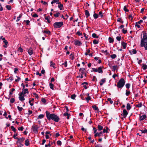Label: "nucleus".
Listing matches in <instances>:
<instances>
[{
  "label": "nucleus",
  "instance_id": "nucleus-1",
  "mask_svg": "<svg viewBox=\"0 0 147 147\" xmlns=\"http://www.w3.org/2000/svg\"><path fill=\"white\" fill-rule=\"evenodd\" d=\"M46 117L47 119L50 121L51 119L56 122H58L60 119L58 116L55 114H50L48 111L46 112Z\"/></svg>",
  "mask_w": 147,
  "mask_h": 147
},
{
  "label": "nucleus",
  "instance_id": "nucleus-2",
  "mask_svg": "<svg viewBox=\"0 0 147 147\" xmlns=\"http://www.w3.org/2000/svg\"><path fill=\"white\" fill-rule=\"evenodd\" d=\"M125 83V80L123 78H121L117 82V87L118 88L121 89L124 86Z\"/></svg>",
  "mask_w": 147,
  "mask_h": 147
},
{
  "label": "nucleus",
  "instance_id": "nucleus-3",
  "mask_svg": "<svg viewBox=\"0 0 147 147\" xmlns=\"http://www.w3.org/2000/svg\"><path fill=\"white\" fill-rule=\"evenodd\" d=\"M140 45L141 47H144L145 48V50H147V38L142 39Z\"/></svg>",
  "mask_w": 147,
  "mask_h": 147
},
{
  "label": "nucleus",
  "instance_id": "nucleus-4",
  "mask_svg": "<svg viewBox=\"0 0 147 147\" xmlns=\"http://www.w3.org/2000/svg\"><path fill=\"white\" fill-rule=\"evenodd\" d=\"M63 25V22H56L53 24V26L55 28H59L61 27Z\"/></svg>",
  "mask_w": 147,
  "mask_h": 147
},
{
  "label": "nucleus",
  "instance_id": "nucleus-5",
  "mask_svg": "<svg viewBox=\"0 0 147 147\" xmlns=\"http://www.w3.org/2000/svg\"><path fill=\"white\" fill-rule=\"evenodd\" d=\"M38 129V127L37 125H33L32 127V129L33 131L35 133H37Z\"/></svg>",
  "mask_w": 147,
  "mask_h": 147
},
{
  "label": "nucleus",
  "instance_id": "nucleus-6",
  "mask_svg": "<svg viewBox=\"0 0 147 147\" xmlns=\"http://www.w3.org/2000/svg\"><path fill=\"white\" fill-rule=\"evenodd\" d=\"M128 114V113L127 112L126 110L124 109L123 111V115L124 118H125L127 115Z\"/></svg>",
  "mask_w": 147,
  "mask_h": 147
},
{
  "label": "nucleus",
  "instance_id": "nucleus-7",
  "mask_svg": "<svg viewBox=\"0 0 147 147\" xmlns=\"http://www.w3.org/2000/svg\"><path fill=\"white\" fill-rule=\"evenodd\" d=\"M57 4H58V7L59 9L60 10H62L63 7V4H61L60 2L57 3Z\"/></svg>",
  "mask_w": 147,
  "mask_h": 147
},
{
  "label": "nucleus",
  "instance_id": "nucleus-8",
  "mask_svg": "<svg viewBox=\"0 0 147 147\" xmlns=\"http://www.w3.org/2000/svg\"><path fill=\"white\" fill-rule=\"evenodd\" d=\"M74 44L75 45L80 46L82 45L81 42L78 40H76L75 41Z\"/></svg>",
  "mask_w": 147,
  "mask_h": 147
},
{
  "label": "nucleus",
  "instance_id": "nucleus-9",
  "mask_svg": "<svg viewBox=\"0 0 147 147\" xmlns=\"http://www.w3.org/2000/svg\"><path fill=\"white\" fill-rule=\"evenodd\" d=\"M146 117V116L145 115H142V116H140V120L142 121L145 119Z\"/></svg>",
  "mask_w": 147,
  "mask_h": 147
},
{
  "label": "nucleus",
  "instance_id": "nucleus-10",
  "mask_svg": "<svg viewBox=\"0 0 147 147\" xmlns=\"http://www.w3.org/2000/svg\"><path fill=\"white\" fill-rule=\"evenodd\" d=\"M18 141L17 142H23L25 140V138H24L23 137H22L20 138H18L17 139Z\"/></svg>",
  "mask_w": 147,
  "mask_h": 147
},
{
  "label": "nucleus",
  "instance_id": "nucleus-11",
  "mask_svg": "<svg viewBox=\"0 0 147 147\" xmlns=\"http://www.w3.org/2000/svg\"><path fill=\"white\" fill-rule=\"evenodd\" d=\"M15 90V89L13 88H12L11 89V91H10L9 92V97L8 98V99H9L10 98V97L11 96V95L12 94V92H13V91H14Z\"/></svg>",
  "mask_w": 147,
  "mask_h": 147
},
{
  "label": "nucleus",
  "instance_id": "nucleus-12",
  "mask_svg": "<svg viewBox=\"0 0 147 147\" xmlns=\"http://www.w3.org/2000/svg\"><path fill=\"white\" fill-rule=\"evenodd\" d=\"M105 80L106 79L105 78L101 79L100 84V86L102 85L103 83L105 82Z\"/></svg>",
  "mask_w": 147,
  "mask_h": 147
},
{
  "label": "nucleus",
  "instance_id": "nucleus-13",
  "mask_svg": "<svg viewBox=\"0 0 147 147\" xmlns=\"http://www.w3.org/2000/svg\"><path fill=\"white\" fill-rule=\"evenodd\" d=\"M56 13L54 14V16L55 17H58L60 14V13L59 12L57 11H56Z\"/></svg>",
  "mask_w": 147,
  "mask_h": 147
},
{
  "label": "nucleus",
  "instance_id": "nucleus-14",
  "mask_svg": "<svg viewBox=\"0 0 147 147\" xmlns=\"http://www.w3.org/2000/svg\"><path fill=\"white\" fill-rule=\"evenodd\" d=\"M97 69V72L99 73H103V71L102 69V67H99Z\"/></svg>",
  "mask_w": 147,
  "mask_h": 147
},
{
  "label": "nucleus",
  "instance_id": "nucleus-15",
  "mask_svg": "<svg viewBox=\"0 0 147 147\" xmlns=\"http://www.w3.org/2000/svg\"><path fill=\"white\" fill-rule=\"evenodd\" d=\"M85 12L86 17L88 18L90 16V13L87 10H85Z\"/></svg>",
  "mask_w": 147,
  "mask_h": 147
},
{
  "label": "nucleus",
  "instance_id": "nucleus-16",
  "mask_svg": "<svg viewBox=\"0 0 147 147\" xmlns=\"http://www.w3.org/2000/svg\"><path fill=\"white\" fill-rule=\"evenodd\" d=\"M127 43H125L124 42H121V45L123 46L124 49H125L126 47Z\"/></svg>",
  "mask_w": 147,
  "mask_h": 147
},
{
  "label": "nucleus",
  "instance_id": "nucleus-17",
  "mask_svg": "<svg viewBox=\"0 0 147 147\" xmlns=\"http://www.w3.org/2000/svg\"><path fill=\"white\" fill-rule=\"evenodd\" d=\"M28 54L30 55H32V54L33 53V51L32 50V49H31V48L28 49Z\"/></svg>",
  "mask_w": 147,
  "mask_h": 147
},
{
  "label": "nucleus",
  "instance_id": "nucleus-18",
  "mask_svg": "<svg viewBox=\"0 0 147 147\" xmlns=\"http://www.w3.org/2000/svg\"><path fill=\"white\" fill-rule=\"evenodd\" d=\"M42 32L43 33H46L49 35H50L51 34V32L50 31H49V30L47 31V30H44V31H42Z\"/></svg>",
  "mask_w": 147,
  "mask_h": 147
},
{
  "label": "nucleus",
  "instance_id": "nucleus-19",
  "mask_svg": "<svg viewBox=\"0 0 147 147\" xmlns=\"http://www.w3.org/2000/svg\"><path fill=\"white\" fill-rule=\"evenodd\" d=\"M98 130L99 131L102 130L103 129V127L102 126L100 125H98L97 126Z\"/></svg>",
  "mask_w": 147,
  "mask_h": 147
},
{
  "label": "nucleus",
  "instance_id": "nucleus-20",
  "mask_svg": "<svg viewBox=\"0 0 147 147\" xmlns=\"http://www.w3.org/2000/svg\"><path fill=\"white\" fill-rule=\"evenodd\" d=\"M25 142V145L26 146H28L29 145L30 143H29V140L28 139H26V140Z\"/></svg>",
  "mask_w": 147,
  "mask_h": 147
},
{
  "label": "nucleus",
  "instance_id": "nucleus-21",
  "mask_svg": "<svg viewBox=\"0 0 147 147\" xmlns=\"http://www.w3.org/2000/svg\"><path fill=\"white\" fill-rule=\"evenodd\" d=\"M50 63V65L51 67H52L54 69L55 68V67L54 66L55 65V64L54 63H53L52 61H51Z\"/></svg>",
  "mask_w": 147,
  "mask_h": 147
},
{
  "label": "nucleus",
  "instance_id": "nucleus-22",
  "mask_svg": "<svg viewBox=\"0 0 147 147\" xmlns=\"http://www.w3.org/2000/svg\"><path fill=\"white\" fill-rule=\"evenodd\" d=\"M19 100L21 101H22L25 100V98L24 96H19Z\"/></svg>",
  "mask_w": 147,
  "mask_h": 147
},
{
  "label": "nucleus",
  "instance_id": "nucleus-23",
  "mask_svg": "<svg viewBox=\"0 0 147 147\" xmlns=\"http://www.w3.org/2000/svg\"><path fill=\"white\" fill-rule=\"evenodd\" d=\"M93 109L95 110L99 111V109L98 107H97L95 105H93L92 106Z\"/></svg>",
  "mask_w": 147,
  "mask_h": 147
},
{
  "label": "nucleus",
  "instance_id": "nucleus-24",
  "mask_svg": "<svg viewBox=\"0 0 147 147\" xmlns=\"http://www.w3.org/2000/svg\"><path fill=\"white\" fill-rule=\"evenodd\" d=\"M95 12V11L94 12V13ZM93 17L94 19H97L98 17V15L96 13H94L93 14Z\"/></svg>",
  "mask_w": 147,
  "mask_h": 147
},
{
  "label": "nucleus",
  "instance_id": "nucleus-25",
  "mask_svg": "<svg viewBox=\"0 0 147 147\" xmlns=\"http://www.w3.org/2000/svg\"><path fill=\"white\" fill-rule=\"evenodd\" d=\"M109 42L110 43H113V39L111 37H109Z\"/></svg>",
  "mask_w": 147,
  "mask_h": 147
},
{
  "label": "nucleus",
  "instance_id": "nucleus-26",
  "mask_svg": "<svg viewBox=\"0 0 147 147\" xmlns=\"http://www.w3.org/2000/svg\"><path fill=\"white\" fill-rule=\"evenodd\" d=\"M126 107L127 110H129L131 109V107L129 103H128L127 104Z\"/></svg>",
  "mask_w": 147,
  "mask_h": 147
},
{
  "label": "nucleus",
  "instance_id": "nucleus-27",
  "mask_svg": "<svg viewBox=\"0 0 147 147\" xmlns=\"http://www.w3.org/2000/svg\"><path fill=\"white\" fill-rule=\"evenodd\" d=\"M147 38V34L146 33H144L143 34V38L142 37V39H145Z\"/></svg>",
  "mask_w": 147,
  "mask_h": 147
},
{
  "label": "nucleus",
  "instance_id": "nucleus-28",
  "mask_svg": "<svg viewBox=\"0 0 147 147\" xmlns=\"http://www.w3.org/2000/svg\"><path fill=\"white\" fill-rule=\"evenodd\" d=\"M44 115L43 114H40L37 117V119H42L44 117Z\"/></svg>",
  "mask_w": 147,
  "mask_h": 147
},
{
  "label": "nucleus",
  "instance_id": "nucleus-29",
  "mask_svg": "<svg viewBox=\"0 0 147 147\" xmlns=\"http://www.w3.org/2000/svg\"><path fill=\"white\" fill-rule=\"evenodd\" d=\"M23 91L24 94H25L26 93H28L29 92L28 91V89L27 88L24 89Z\"/></svg>",
  "mask_w": 147,
  "mask_h": 147
},
{
  "label": "nucleus",
  "instance_id": "nucleus-30",
  "mask_svg": "<svg viewBox=\"0 0 147 147\" xmlns=\"http://www.w3.org/2000/svg\"><path fill=\"white\" fill-rule=\"evenodd\" d=\"M63 115L65 116H67V119H69V114L68 113H64L63 114Z\"/></svg>",
  "mask_w": 147,
  "mask_h": 147
},
{
  "label": "nucleus",
  "instance_id": "nucleus-31",
  "mask_svg": "<svg viewBox=\"0 0 147 147\" xmlns=\"http://www.w3.org/2000/svg\"><path fill=\"white\" fill-rule=\"evenodd\" d=\"M92 37L94 38H98V36H97L95 33H93L92 34Z\"/></svg>",
  "mask_w": 147,
  "mask_h": 147
},
{
  "label": "nucleus",
  "instance_id": "nucleus-32",
  "mask_svg": "<svg viewBox=\"0 0 147 147\" xmlns=\"http://www.w3.org/2000/svg\"><path fill=\"white\" fill-rule=\"evenodd\" d=\"M142 68L144 70H146L147 68V65L146 64H143L142 67Z\"/></svg>",
  "mask_w": 147,
  "mask_h": 147
},
{
  "label": "nucleus",
  "instance_id": "nucleus-33",
  "mask_svg": "<svg viewBox=\"0 0 147 147\" xmlns=\"http://www.w3.org/2000/svg\"><path fill=\"white\" fill-rule=\"evenodd\" d=\"M22 15L21 14H20V15H19V16L17 18V19L16 20V22H18L19 21L20 18H21V17H22Z\"/></svg>",
  "mask_w": 147,
  "mask_h": 147
},
{
  "label": "nucleus",
  "instance_id": "nucleus-34",
  "mask_svg": "<svg viewBox=\"0 0 147 147\" xmlns=\"http://www.w3.org/2000/svg\"><path fill=\"white\" fill-rule=\"evenodd\" d=\"M3 42L5 43V45H4L3 47H7L6 46L7 45V44L8 43V42L7 41V40H4L3 41Z\"/></svg>",
  "mask_w": 147,
  "mask_h": 147
},
{
  "label": "nucleus",
  "instance_id": "nucleus-35",
  "mask_svg": "<svg viewBox=\"0 0 147 147\" xmlns=\"http://www.w3.org/2000/svg\"><path fill=\"white\" fill-rule=\"evenodd\" d=\"M49 86L50 88L52 89L53 90V86L54 85L53 84H52L51 83H50L49 84Z\"/></svg>",
  "mask_w": 147,
  "mask_h": 147
},
{
  "label": "nucleus",
  "instance_id": "nucleus-36",
  "mask_svg": "<svg viewBox=\"0 0 147 147\" xmlns=\"http://www.w3.org/2000/svg\"><path fill=\"white\" fill-rule=\"evenodd\" d=\"M99 15L101 17V18L103 17V15L102 14V11L99 12Z\"/></svg>",
  "mask_w": 147,
  "mask_h": 147
},
{
  "label": "nucleus",
  "instance_id": "nucleus-37",
  "mask_svg": "<svg viewBox=\"0 0 147 147\" xmlns=\"http://www.w3.org/2000/svg\"><path fill=\"white\" fill-rule=\"evenodd\" d=\"M11 129L12 130L14 131V132H16V129H15V128L13 126H11Z\"/></svg>",
  "mask_w": 147,
  "mask_h": 147
},
{
  "label": "nucleus",
  "instance_id": "nucleus-38",
  "mask_svg": "<svg viewBox=\"0 0 147 147\" xmlns=\"http://www.w3.org/2000/svg\"><path fill=\"white\" fill-rule=\"evenodd\" d=\"M85 68H83L82 69V70L81 71V74L82 75H83L84 74H85Z\"/></svg>",
  "mask_w": 147,
  "mask_h": 147
},
{
  "label": "nucleus",
  "instance_id": "nucleus-39",
  "mask_svg": "<svg viewBox=\"0 0 147 147\" xmlns=\"http://www.w3.org/2000/svg\"><path fill=\"white\" fill-rule=\"evenodd\" d=\"M49 17V16H48V17H45V19L47 21V22L48 23H50V21L49 20V19L48 18Z\"/></svg>",
  "mask_w": 147,
  "mask_h": 147
},
{
  "label": "nucleus",
  "instance_id": "nucleus-40",
  "mask_svg": "<svg viewBox=\"0 0 147 147\" xmlns=\"http://www.w3.org/2000/svg\"><path fill=\"white\" fill-rule=\"evenodd\" d=\"M116 57V55L115 54H113L111 56V57L113 59H114Z\"/></svg>",
  "mask_w": 147,
  "mask_h": 147
},
{
  "label": "nucleus",
  "instance_id": "nucleus-41",
  "mask_svg": "<svg viewBox=\"0 0 147 147\" xmlns=\"http://www.w3.org/2000/svg\"><path fill=\"white\" fill-rule=\"evenodd\" d=\"M93 44L94 45H96L98 43V41L96 40H94L93 41Z\"/></svg>",
  "mask_w": 147,
  "mask_h": 147
},
{
  "label": "nucleus",
  "instance_id": "nucleus-42",
  "mask_svg": "<svg viewBox=\"0 0 147 147\" xmlns=\"http://www.w3.org/2000/svg\"><path fill=\"white\" fill-rule=\"evenodd\" d=\"M142 106V104L141 103L138 104L136 105V107H141Z\"/></svg>",
  "mask_w": 147,
  "mask_h": 147
},
{
  "label": "nucleus",
  "instance_id": "nucleus-43",
  "mask_svg": "<svg viewBox=\"0 0 147 147\" xmlns=\"http://www.w3.org/2000/svg\"><path fill=\"white\" fill-rule=\"evenodd\" d=\"M100 135L98 132L96 133L94 135V136L95 137H96V136L100 137Z\"/></svg>",
  "mask_w": 147,
  "mask_h": 147
},
{
  "label": "nucleus",
  "instance_id": "nucleus-44",
  "mask_svg": "<svg viewBox=\"0 0 147 147\" xmlns=\"http://www.w3.org/2000/svg\"><path fill=\"white\" fill-rule=\"evenodd\" d=\"M117 67V65L113 66L112 67L113 69V71H115Z\"/></svg>",
  "mask_w": 147,
  "mask_h": 147
},
{
  "label": "nucleus",
  "instance_id": "nucleus-45",
  "mask_svg": "<svg viewBox=\"0 0 147 147\" xmlns=\"http://www.w3.org/2000/svg\"><path fill=\"white\" fill-rule=\"evenodd\" d=\"M86 98V100L87 102H88L89 101V100H90V99H91L90 97V96H88V97Z\"/></svg>",
  "mask_w": 147,
  "mask_h": 147
},
{
  "label": "nucleus",
  "instance_id": "nucleus-46",
  "mask_svg": "<svg viewBox=\"0 0 147 147\" xmlns=\"http://www.w3.org/2000/svg\"><path fill=\"white\" fill-rule=\"evenodd\" d=\"M6 7L8 10H10L11 9V7L9 5H7Z\"/></svg>",
  "mask_w": 147,
  "mask_h": 147
},
{
  "label": "nucleus",
  "instance_id": "nucleus-47",
  "mask_svg": "<svg viewBox=\"0 0 147 147\" xmlns=\"http://www.w3.org/2000/svg\"><path fill=\"white\" fill-rule=\"evenodd\" d=\"M15 100V99L13 98H12L10 100V102L11 103H13Z\"/></svg>",
  "mask_w": 147,
  "mask_h": 147
},
{
  "label": "nucleus",
  "instance_id": "nucleus-48",
  "mask_svg": "<svg viewBox=\"0 0 147 147\" xmlns=\"http://www.w3.org/2000/svg\"><path fill=\"white\" fill-rule=\"evenodd\" d=\"M130 86V84L129 83L125 85V86L126 88L128 89L129 88Z\"/></svg>",
  "mask_w": 147,
  "mask_h": 147
},
{
  "label": "nucleus",
  "instance_id": "nucleus-49",
  "mask_svg": "<svg viewBox=\"0 0 147 147\" xmlns=\"http://www.w3.org/2000/svg\"><path fill=\"white\" fill-rule=\"evenodd\" d=\"M140 130L141 131L142 133H147V129H145L144 130Z\"/></svg>",
  "mask_w": 147,
  "mask_h": 147
},
{
  "label": "nucleus",
  "instance_id": "nucleus-50",
  "mask_svg": "<svg viewBox=\"0 0 147 147\" xmlns=\"http://www.w3.org/2000/svg\"><path fill=\"white\" fill-rule=\"evenodd\" d=\"M17 107L19 111H21L23 109V108L22 107H20L19 106H18Z\"/></svg>",
  "mask_w": 147,
  "mask_h": 147
},
{
  "label": "nucleus",
  "instance_id": "nucleus-51",
  "mask_svg": "<svg viewBox=\"0 0 147 147\" xmlns=\"http://www.w3.org/2000/svg\"><path fill=\"white\" fill-rule=\"evenodd\" d=\"M76 96V95L75 94H73L71 95V98L73 99H74Z\"/></svg>",
  "mask_w": 147,
  "mask_h": 147
},
{
  "label": "nucleus",
  "instance_id": "nucleus-52",
  "mask_svg": "<svg viewBox=\"0 0 147 147\" xmlns=\"http://www.w3.org/2000/svg\"><path fill=\"white\" fill-rule=\"evenodd\" d=\"M107 100L110 102L111 104H112L113 103V100H111V98H109L107 99Z\"/></svg>",
  "mask_w": 147,
  "mask_h": 147
},
{
  "label": "nucleus",
  "instance_id": "nucleus-53",
  "mask_svg": "<svg viewBox=\"0 0 147 147\" xmlns=\"http://www.w3.org/2000/svg\"><path fill=\"white\" fill-rule=\"evenodd\" d=\"M17 135H18V134H14L13 137V138L14 139H16L17 140V139H18V138L16 136Z\"/></svg>",
  "mask_w": 147,
  "mask_h": 147
},
{
  "label": "nucleus",
  "instance_id": "nucleus-54",
  "mask_svg": "<svg viewBox=\"0 0 147 147\" xmlns=\"http://www.w3.org/2000/svg\"><path fill=\"white\" fill-rule=\"evenodd\" d=\"M67 62L66 61H65V62L64 63H63L62 64V65H64V66H65V67H66L67 65Z\"/></svg>",
  "mask_w": 147,
  "mask_h": 147
},
{
  "label": "nucleus",
  "instance_id": "nucleus-55",
  "mask_svg": "<svg viewBox=\"0 0 147 147\" xmlns=\"http://www.w3.org/2000/svg\"><path fill=\"white\" fill-rule=\"evenodd\" d=\"M123 10L125 11H128L129 10L127 8L126 6H124L123 7Z\"/></svg>",
  "mask_w": 147,
  "mask_h": 147
},
{
  "label": "nucleus",
  "instance_id": "nucleus-56",
  "mask_svg": "<svg viewBox=\"0 0 147 147\" xmlns=\"http://www.w3.org/2000/svg\"><path fill=\"white\" fill-rule=\"evenodd\" d=\"M121 36H117L116 37L117 40L119 41H120L121 40Z\"/></svg>",
  "mask_w": 147,
  "mask_h": 147
},
{
  "label": "nucleus",
  "instance_id": "nucleus-57",
  "mask_svg": "<svg viewBox=\"0 0 147 147\" xmlns=\"http://www.w3.org/2000/svg\"><path fill=\"white\" fill-rule=\"evenodd\" d=\"M24 127L23 126L21 127H18V130H19L22 131L23 130Z\"/></svg>",
  "mask_w": 147,
  "mask_h": 147
},
{
  "label": "nucleus",
  "instance_id": "nucleus-58",
  "mask_svg": "<svg viewBox=\"0 0 147 147\" xmlns=\"http://www.w3.org/2000/svg\"><path fill=\"white\" fill-rule=\"evenodd\" d=\"M24 22H26L27 25H29V24L30 23V21L29 20H27L26 21L24 20Z\"/></svg>",
  "mask_w": 147,
  "mask_h": 147
},
{
  "label": "nucleus",
  "instance_id": "nucleus-59",
  "mask_svg": "<svg viewBox=\"0 0 147 147\" xmlns=\"http://www.w3.org/2000/svg\"><path fill=\"white\" fill-rule=\"evenodd\" d=\"M127 30H125L124 29H123L122 30V32L123 33L125 34L127 32Z\"/></svg>",
  "mask_w": 147,
  "mask_h": 147
},
{
  "label": "nucleus",
  "instance_id": "nucleus-60",
  "mask_svg": "<svg viewBox=\"0 0 147 147\" xmlns=\"http://www.w3.org/2000/svg\"><path fill=\"white\" fill-rule=\"evenodd\" d=\"M57 144L59 145H61V142L60 140H58L57 141Z\"/></svg>",
  "mask_w": 147,
  "mask_h": 147
},
{
  "label": "nucleus",
  "instance_id": "nucleus-61",
  "mask_svg": "<svg viewBox=\"0 0 147 147\" xmlns=\"http://www.w3.org/2000/svg\"><path fill=\"white\" fill-rule=\"evenodd\" d=\"M126 91L125 94L127 96H128L130 94V91H127V90H126Z\"/></svg>",
  "mask_w": 147,
  "mask_h": 147
},
{
  "label": "nucleus",
  "instance_id": "nucleus-62",
  "mask_svg": "<svg viewBox=\"0 0 147 147\" xmlns=\"http://www.w3.org/2000/svg\"><path fill=\"white\" fill-rule=\"evenodd\" d=\"M32 17L34 18H36V17H38V16L36 14L34 13L32 15Z\"/></svg>",
  "mask_w": 147,
  "mask_h": 147
},
{
  "label": "nucleus",
  "instance_id": "nucleus-63",
  "mask_svg": "<svg viewBox=\"0 0 147 147\" xmlns=\"http://www.w3.org/2000/svg\"><path fill=\"white\" fill-rule=\"evenodd\" d=\"M40 2L41 3H42L43 4H44L45 5H46L47 4V3L45 2L44 1L42 0L40 1Z\"/></svg>",
  "mask_w": 147,
  "mask_h": 147
},
{
  "label": "nucleus",
  "instance_id": "nucleus-64",
  "mask_svg": "<svg viewBox=\"0 0 147 147\" xmlns=\"http://www.w3.org/2000/svg\"><path fill=\"white\" fill-rule=\"evenodd\" d=\"M42 101L43 103H45L46 102V100L45 98H42L41 100Z\"/></svg>",
  "mask_w": 147,
  "mask_h": 147
}]
</instances>
